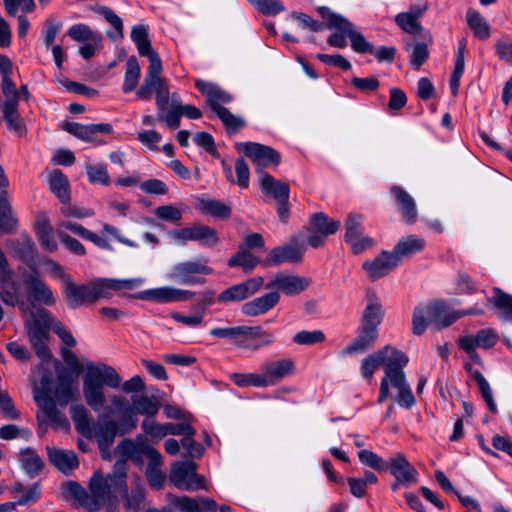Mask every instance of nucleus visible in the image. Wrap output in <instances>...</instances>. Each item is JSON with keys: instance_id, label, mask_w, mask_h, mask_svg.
I'll list each match as a JSON object with an SVG mask.
<instances>
[{"instance_id": "obj_4", "label": "nucleus", "mask_w": 512, "mask_h": 512, "mask_svg": "<svg viewBox=\"0 0 512 512\" xmlns=\"http://www.w3.org/2000/svg\"><path fill=\"white\" fill-rule=\"evenodd\" d=\"M459 319L456 311L450 310L443 300H433L417 305L412 314V333L422 335L428 325L436 329L447 328Z\"/></svg>"}, {"instance_id": "obj_32", "label": "nucleus", "mask_w": 512, "mask_h": 512, "mask_svg": "<svg viewBox=\"0 0 512 512\" xmlns=\"http://www.w3.org/2000/svg\"><path fill=\"white\" fill-rule=\"evenodd\" d=\"M35 400L55 429L66 430L70 427L67 417L57 408L58 405L52 399H41L35 396Z\"/></svg>"}, {"instance_id": "obj_13", "label": "nucleus", "mask_w": 512, "mask_h": 512, "mask_svg": "<svg viewBox=\"0 0 512 512\" xmlns=\"http://www.w3.org/2000/svg\"><path fill=\"white\" fill-rule=\"evenodd\" d=\"M264 285V279L260 276L253 277L245 282L233 285L223 290L217 297L220 303L239 302L254 295Z\"/></svg>"}, {"instance_id": "obj_6", "label": "nucleus", "mask_w": 512, "mask_h": 512, "mask_svg": "<svg viewBox=\"0 0 512 512\" xmlns=\"http://www.w3.org/2000/svg\"><path fill=\"white\" fill-rule=\"evenodd\" d=\"M317 12L324 20H327V29H334L347 34L355 52L360 54L374 52V45L368 42L364 35L356 30L355 25L343 15L331 11L326 6L318 7Z\"/></svg>"}, {"instance_id": "obj_63", "label": "nucleus", "mask_w": 512, "mask_h": 512, "mask_svg": "<svg viewBox=\"0 0 512 512\" xmlns=\"http://www.w3.org/2000/svg\"><path fill=\"white\" fill-rule=\"evenodd\" d=\"M382 354L379 349L362 360L361 372L364 378L370 380L375 370L383 364Z\"/></svg>"}, {"instance_id": "obj_5", "label": "nucleus", "mask_w": 512, "mask_h": 512, "mask_svg": "<svg viewBox=\"0 0 512 512\" xmlns=\"http://www.w3.org/2000/svg\"><path fill=\"white\" fill-rule=\"evenodd\" d=\"M63 295L67 306L71 309L94 304L100 299L108 298L102 279L84 284H77L72 278L67 279V283L63 286Z\"/></svg>"}, {"instance_id": "obj_39", "label": "nucleus", "mask_w": 512, "mask_h": 512, "mask_svg": "<svg viewBox=\"0 0 512 512\" xmlns=\"http://www.w3.org/2000/svg\"><path fill=\"white\" fill-rule=\"evenodd\" d=\"M130 37L135 43L140 56H150L156 51L152 48L149 39V27L145 24H138L132 27Z\"/></svg>"}, {"instance_id": "obj_3", "label": "nucleus", "mask_w": 512, "mask_h": 512, "mask_svg": "<svg viewBox=\"0 0 512 512\" xmlns=\"http://www.w3.org/2000/svg\"><path fill=\"white\" fill-rule=\"evenodd\" d=\"M121 381L112 366L89 363L83 377V395L87 405L95 412L100 411L106 404L104 385L116 389L120 387Z\"/></svg>"}, {"instance_id": "obj_60", "label": "nucleus", "mask_w": 512, "mask_h": 512, "mask_svg": "<svg viewBox=\"0 0 512 512\" xmlns=\"http://www.w3.org/2000/svg\"><path fill=\"white\" fill-rule=\"evenodd\" d=\"M138 419L131 408L126 409L122 418L115 421L117 435L124 436L136 429Z\"/></svg>"}, {"instance_id": "obj_38", "label": "nucleus", "mask_w": 512, "mask_h": 512, "mask_svg": "<svg viewBox=\"0 0 512 512\" xmlns=\"http://www.w3.org/2000/svg\"><path fill=\"white\" fill-rule=\"evenodd\" d=\"M425 240L415 235H410L401 239L392 250L393 255L397 256L398 263L401 258L409 257L422 251L425 248Z\"/></svg>"}, {"instance_id": "obj_40", "label": "nucleus", "mask_w": 512, "mask_h": 512, "mask_svg": "<svg viewBox=\"0 0 512 512\" xmlns=\"http://www.w3.org/2000/svg\"><path fill=\"white\" fill-rule=\"evenodd\" d=\"M2 114L9 130L16 133L19 137L26 134V125L18 112V105L3 103Z\"/></svg>"}, {"instance_id": "obj_23", "label": "nucleus", "mask_w": 512, "mask_h": 512, "mask_svg": "<svg viewBox=\"0 0 512 512\" xmlns=\"http://www.w3.org/2000/svg\"><path fill=\"white\" fill-rule=\"evenodd\" d=\"M172 504L182 512H216L218 505L209 497L173 496Z\"/></svg>"}, {"instance_id": "obj_9", "label": "nucleus", "mask_w": 512, "mask_h": 512, "mask_svg": "<svg viewBox=\"0 0 512 512\" xmlns=\"http://www.w3.org/2000/svg\"><path fill=\"white\" fill-rule=\"evenodd\" d=\"M170 237L181 245L187 241H196L206 247H214L219 243V236L216 229L200 222H194L189 227L172 230Z\"/></svg>"}, {"instance_id": "obj_26", "label": "nucleus", "mask_w": 512, "mask_h": 512, "mask_svg": "<svg viewBox=\"0 0 512 512\" xmlns=\"http://www.w3.org/2000/svg\"><path fill=\"white\" fill-rule=\"evenodd\" d=\"M303 252L291 245L278 246L273 248L264 260V266L274 267L285 262L299 263L302 261Z\"/></svg>"}, {"instance_id": "obj_52", "label": "nucleus", "mask_w": 512, "mask_h": 512, "mask_svg": "<svg viewBox=\"0 0 512 512\" xmlns=\"http://www.w3.org/2000/svg\"><path fill=\"white\" fill-rule=\"evenodd\" d=\"M116 453L123 458L130 459L136 464L143 463V453L140 452L139 446L132 439H123L116 447Z\"/></svg>"}, {"instance_id": "obj_62", "label": "nucleus", "mask_w": 512, "mask_h": 512, "mask_svg": "<svg viewBox=\"0 0 512 512\" xmlns=\"http://www.w3.org/2000/svg\"><path fill=\"white\" fill-rule=\"evenodd\" d=\"M63 488L73 499H75L81 506L88 510L89 493L78 482L67 481L64 483Z\"/></svg>"}, {"instance_id": "obj_41", "label": "nucleus", "mask_w": 512, "mask_h": 512, "mask_svg": "<svg viewBox=\"0 0 512 512\" xmlns=\"http://www.w3.org/2000/svg\"><path fill=\"white\" fill-rule=\"evenodd\" d=\"M20 463L21 467L30 478L36 477L44 467L41 457L30 447L21 450Z\"/></svg>"}, {"instance_id": "obj_20", "label": "nucleus", "mask_w": 512, "mask_h": 512, "mask_svg": "<svg viewBox=\"0 0 512 512\" xmlns=\"http://www.w3.org/2000/svg\"><path fill=\"white\" fill-rule=\"evenodd\" d=\"M195 87L207 98V103L215 114L219 113V109H226L222 104L230 103L233 100L231 94L216 84L197 79Z\"/></svg>"}, {"instance_id": "obj_28", "label": "nucleus", "mask_w": 512, "mask_h": 512, "mask_svg": "<svg viewBox=\"0 0 512 512\" xmlns=\"http://www.w3.org/2000/svg\"><path fill=\"white\" fill-rule=\"evenodd\" d=\"M368 304L365 307L360 325L378 331L384 317V310L374 292L367 293Z\"/></svg>"}, {"instance_id": "obj_57", "label": "nucleus", "mask_w": 512, "mask_h": 512, "mask_svg": "<svg viewBox=\"0 0 512 512\" xmlns=\"http://www.w3.org/2000/svg\"><path fill=\"white\" fill-rule=\"evenodd\" d=\"M88 180L92 184H101L108 186L111 178L108 174L107 167L104 164H90L86 166Z\"/></svg>"}, {"instance_id": "obj_18", "label": "nucleus", "mask_w": 512, "mask_h": 512, "mask_svg": "<svg viewBox=\"0 0 512 512\" xmlns=\"http://www.w3.org/2000/svg\"><path fill=\"white\" fill-rule=\"evenodd\" d=\"M397 256L392 251H382L373 260H367L362 264V268L367 272L371 281H376L386 275L398 266Z\"/></svg>"}, {"instance_id": "obj_54", "label": "nucleus", "mask_w": 512, "mask_h": 512, "mask_svg": "<svg viewBox=\"0 0 512 512\" xmlns=\"http://www.w3.org/2000/svg\"><path fill=\"white\" fill-rule=\"evenodd\" d=\"M471 376L477 383L478 388L481 393V396L484 399V401L486 402L488 409L492 413L496 414L498 410H497L495 401L493 399V393H492V389H491L489 383L487 382V380L485 379L483 374L478 370L472 371Z\"/></svg>"}, {"instance_id": "obj_42", "label": "nucleus", "mask_w": 512, "mask_h": 512, "mask_svg": "<svg viewBox=\"0 0 512 512\" xmlns=\"http://www.w3.org/2000/svg\"><path fill=\"white\" fill-rule=\"evenodd\" d=\"M132 403L136 413L149 419L157 415L161 406L157 397L147 395H133Z\"/></svg>"}, {"instance_id": "obj_61", "label": "nucleus", "mask_w": 512, "mask_h": 512, "mask_svg": "<svg viewBox=\"0 0 512 512\" xmlns=\"http://www.w3.org/2000/svg\"><path fill=\"white\" fill-rule=\"evenodd\" d=\"M358 458L364 466L377 471H385L387 461H384L379 455L371 450H360L358 452Z\"/></svg>"}, {"instance_id": "obj_25", "label": "nucleus", "mask_w": 512, "mask_h": 512, "mask_svg": "<svg viewBox=\"0 0 512 512\" xmlns=\"http://www.w3.org/2000/svg\"><path fill=\"white\" fill-rule=\"evenodd\" d=\"M280 301V293L270 291L260 297L245 302L241 306V313L249 317L263 315L274 308Z\"/></svg>"}, {"instance_id": "obj_55", "label": "nucleus", "mask_w": 512, "mask_h": 512, "mask_svg": "<svg viewBox=\"0 0 512 512\" xmlns=\"http://www.w3.org/2000/svg\"><path fill=\"white\" fill-rule=\"evenodd\" d=\"M464 50L465 46L461 45L458 48L454 70L451 74L449 85L450 90L453 96L458 94L459 86H460V78L464 72L465 60H464Z\"/></svg>"}, {"instance_id": "obj_22", "label": "nucleus", "mask_w": 512, "mask_h": 512, "mask_svg": "<svg viewBox=\"0 0 512 512\" xmlns=\"http://www.w3.org/2000/svg\"><path fill=\"white\" fill-rule=\"evenodd\" d=\"M61 127L64 131L86 142L93 141L94 136L98 133L110 134L113 131L112 125L108 123L84 125L66 121Z\"/></svg>"}, {"instance_id": "obj_2", "label": "nucleus", "mask_w": 512, "mask_h": 512, "mask_svg": "<svg viewBox=\"0 0 512 512\" xmlns=\"http://www.w3.org/2000/svg\"><path fill=\"white\" fill-rule=\"evenodd\" d=\"M125 478H127L126 460H118L114 464L113 471L104 477L100 472H95L89 484L90 512L98 511L106 506L113 509L118 505L121 492H125Z\"/></svg>"}, {"instance_id": "obj_10", "label": "nucleus", "mask_w": 512, "mask_h": 512, "mask_svg": "<svg viewBox=\"0 0 512 512\" xmlns=\"http://www.w3.org/2000/svg\"><path fill=\"white\" fill-rule=\"evenodd\" d=\"M236 147L253 161L256 165V173L260 176H262L263 173H266L264 168L269 166L276 167L281 162L280 153L270 146L256 142H243L238 143Z\"/></svg>"}, {"instance_id": "obj_7", "label": "nucleus", "mask_w": 512, "mask_h": 512, "mask_svg": "<svg viewBox=\"0 0 512 512\" xmlns=\"http://www.w3.org/2000/svg\"><path fill=\"white\" fill-rule=\"evenodd\" d=\"M382 352L383 366L385 376L381 380L379 388L378 403H383L389 396V381L399 375L405 376L403 368L407 365L409 359L405 353L392 346H385L380 349Z\"/></svg>"}, {"instance_id": "obj_17", "label": "nucleus", "mask_w": 512, "mask_h": 512, "mask_svg": "<svg viewBox=\"0 0 512 512\" xmlns=\"http://www.w3.org/2000/svg\"><path fill=\"white\" fill-rule=\"evenodd\" d=\"M387 470L399 482H404V486L408 487L418 481L417 470L403 453H397L387 461L385 471Z\"/></svg>"}, {"instance_id": "obj_33", "label": "nucleus", "mask_w": 512, "mask_h": 512, "mask_svg": "<svg viewBox=\"0 0 512 512\" xmlns=\"http://www.w3.org/2000/svg\"><path fill=\"white\" fill-rule=\"evenodd\" d=\"M50 191L62 204H68L71 200L70 184L67 176L59 169L53 170L48 179Z\"/></svg>"}, {"instance_id": "obj_11", "label": "nucleus", "mask_w": 512, "mask_h": 512, "mask_svg": "<svg viewBox=\"0 0 512 512\" xmlns=\"http://www.w3.org/2000/svg\"><path fill=\"white\" fill-rule=\"evenodd\" d=\"M213 269L199 261H185L174 265L168 278L183 285L204 284L205 278L199 275H211Z\"/></svg>"}, {"instance_id": "obj_49", "label": "nucleus", "mask_w": 512, "mask_h": 512, "mask_svg": "<svg viewBox=\"0 0 512 512\" xmlns=\"http://www.w3.org/2000/svg\"><path fill=\"white\" fill-rule=\"evenodd\" d=\"M248 326L216 327L210 330V335L216 338L230 340L237 348L242 342Z\"/></svg>"}, {"instance_id": "obj_51", "label": "nucleus", "mask_w": 512, "mask_h": 512, "mask_svg": "<svg viewBox=\"0 0 512 512\" xmlns=\"http://www.w3.org/2000/svg\"><path fill=\"white\" fill-rule=\"evenodd\" d=\"M67 35L77 42L90 41L99 43L101 41V36L98 32L93 31L88 25L82 23L71 26Z\"/></svg>"}, {"instance_id": "obj_31", "label": "nucleus", "mask_w": 512, "mask_h": 512, "mask_svg": "<svg viewBox=\"0 0 512 512\" xmlns=\"http://www.w3.org/2000/svg\"><path fill=\"white\" fill-rule=\"evenodd\" d=\"M493 295L488 299L502 322H512V295L498 287L492 289Z\"/></svg>"}, {"instance_id": "obj_47", "label": "nucleus", "mask_w": 512, "mask_h": 512, "mask_svg": "<svg viewBox=\"0 0 512 512\" xmlns=\"http://www.w3.org/2000/svg\"><path fill=\"white\" fill-rule=\"evenodd\" d=\"M140 65L135 56H130L126 62V71L122 91L129 93L136 89L140 79Z\"/></svg>"}, {"instance_id": "obj_21", "label": "nucleus", "mask_w": 512, "mask_h": 512, "mask_svg": "<svg viewBox=\"0 0 512 512\" xmlns=\"http://www.w3.org/2000/svg\"><path fill=\"white\" fill-rule=\"evenodd\" d=\"M275 341V334L261 326H248L239 348L250 351H258L261 348L272 345Z\"/></svg>"}, {"instance_id": "obj_64", "label": "nucleus", "mask_w": 512, "mask_h": 512, "mask_svg": "<svg viewBox=\"0 0 512 512\" xmlns=\"http://www.w3.org/2000/svg\"><path fill=\"white\" fill-rule=\"evenodd\" d=\"M395 23L406 33L416 35L422 31V26L418 20L409 16L405 12L398 13L395 16Z\"/></svg>"}, {"instance_id": "obj_37", "label": "nucleus", "mask_w": 512, "mask_h": 512, "mask_svg": "<svg viewBox=\"0 0 512 512\" xmlns=\"http://www.w3.org/2000/svg\"><path fill=\"white\" fill-rule=\"evenodd\" d=\"M197 208L203 213L218 219H228L231 216V206L221 200L200 198Z\"/></svg>"}, {"instance_id": "obj_30", "label": "nucleus", "mask_w": 512, "mask_h": 512, "mask_svg": "<svg viewBox=\"0 0 512 512\" xmlns=\"http://www.w3.org/2000/svg\"><path fill=\"white\" fill-rule=\"evenodd\" d=\"M377 338L378 331L360 325L356 337L344 349V352L347 354L363 353L374 346Z\"/></svg>"}, {"instance_id": "obj_46", "label": "nucleus", "mask_w": 512, "mask_h": 512, "mask_svg": "<svg viewBox=\"0 0 512 512\" xmlns=\"http://www.w3.org/2000/svg\"><path fill=\"white\" fill-rule=\"evenodd\" d=\"M70 412L76 430L84 437H89L92 425L90 424L88 410L85 406L83 404H72Z\"/></svg>"}, {"instance_id": "obj_58", "label": "nucleus", "mask_w": 512, "mask_h": 512, "mask_svg": "<svg viewBox=\"0 0 512 512\" xmlns=\"http://www.w3.org/2000/svg\"><path fill=\"white\" fill-rule=\"evenodd\" d=\"M104 290H106L108 294V298L112 296L111 291H119L122 289L132 290L137 288L141 283L142 279L140 278H132V279H102Z\"/></svg>"}, {"instance_id": "obj_35", "label": "nucleus", "mask_w": 512, "mask_h": 512, "mask_svg": "<svg viewBox=\"0 0 512 512\" xmlns=\"http://www.w3.org/2000/svg\"><path fill=\"white\" fill-rule=\"evenodd\" d=\"M341 226L338 220H330L323 212H317L311 215L308 231L317 232L326 237L335 234Z\"/></svg>"}, {"instance_id": "obj_36", "label": "nucleus", "mask_w": 512, "mask_h": 512, "mask_svg": "<svg viewBox=\"0 0 512 512\" xmlns=\"http://www.w3.org/2000/svg\"><path fill=\"white\" fill-rule=\"evenodd\" d=\"M8 245L12 249L15 256L21 260L31 261L34 260L38 255L35 243L26 233H22L16 240H9Z\"/></svg>"}, {"instance_id": "obj_43", "label": "nucleus", "mask_w": 512, "mask_h": 512, "mask_svg": "<svg viewBox=\"0 0 512 512\" xmlns=\"http://www.w3.org/2000/svg\"><path fill=\"white\" fill-rule=\"evenodd\" d=\"M466 21L475 37L480 40H486L490 37V25L477 10L468 9L466 13Z\"/></svg>"}, {"instance_id": "obj_14", "label": "nucleus", "mask_w": 512, "mask_h": 512, "mask_svg": "<svg viewBox=\"0 0 512 512\" xmlns=\"http://www.w3.org/2000/svg\"><path fill=\"white\" fill-rule=\"evenodd\" d=\"M24 284L26 286L27 300L31 304L37 302L47 306H53L56 303L53 291L40 278L37 272L28 274L25 277Z\"/></svg>"}, {"instance_id": "obj_29", "label": "nucleus", "mask_w": 512, "mask_h": 512, "mask_svg": "<svg viewBox=\"0 0 512 512\" xmlns=\"http://www.w3.org/2000/svg\"><path fill=\"white\" fill-rule=\"evenodd\" d=\"M49 461L62 473L68 475L79 466L75 452L47 447Z\"/></svg>"}, {"instance_id": "obj_56", "label": "nucleus", "mask_w": 512, "mask_h": 512, "mask_svg": "<svg viewBox=\"0 0 512 512\" xmlns=\"http://www.w3.org/2000/svg\"><path fill=\"white\" fill-rule=\"evenodd\" d=\"M231 381L238 387H259L265 388L262 373H233L230 376Z\"/></svg>"}, {"instance_id": "obj_59", "label": "nucleus", "mask_w": 512, "mask_h": 512, "mask_svg": "<svg viewBox=\"0 0 512 512\" xmlns=\"http://www.w3.org/2000/svg\"><path fill=\"white\" fill-rule=\"evenodd\" d=\"M216 115L222 121L227 132L230 134L239 132L246 125L244 119L232 114L227 108L219 109V113Z\"/></svg>"}, {"instance_id": "obj_44", "label": "nucleus", "mask_w": 512, "mask_h": 512, "mask_svg": "<svg viewBox=\"0 0 512 512\" xmlns=\"http://www.w3.org/2000/svg\"><path fill=\"white\" fill-rule=\"evenodd\" d=\"M196 469L197 465L193 461L175 462L171 466L169 479L179 489V485H184Z\"/></svg>"}, {"instance_id": "obj_8", "label": "nucleus", "mask_w": 512, "mask_h": 512, "mask_svg": "<svg viewBox=\"0 0 512 512\" xmlns=\"http://www.w3.org/2000/svg\"><path fill=\"white\" fill-rule=\"evenodd\" d=\"M0 272V299L6 305L18 306L25 317V327L27 328V324L31 321V313H34L35 310L30 308L29 303L22 295V283L20 280L12 278L7 269Z\"/></svg>"}, {"instance_id": "obj_12", "label": "nucleus", "mask_w": 512, "mask_h": 512, "mask_svg": "<svg viewBox=\"0 0 512 512\" xmlns=\"http://www.w3.org/2000/svg\"><path fill=\"white\" fill-rule=\"evenodd\" d=\"M310 285L311 280L308 277L279 272L265 284V288L268 290L276 289L277 292H282L286 296H294L305 291Z\"/></svg>"}, {"instance_id": "obj_53", "label": "nucleus", "mask_w": 512, "mask_h": 512, "mask_svg": "<svg viewBox=\"0 0 512 512\" xmlns=\"http://www.w3.org/2000/svg\"><path fill=\"white\" fill-rule=\"evenodd\" d=\"M175 288L161 287L139 292L135 295L138 299L153 300L160 303L174 302Z\"/></svg>"}, {"instance_id": "obj_19", "label": "nucleus", "mask_w": 512, "mask_h": 512, "mask_svg": "<svg viewBox=\"0 0 512 512\" xmlns=\"http://www.w3.org/2000/svg\"><path fill=\"white\" fill-rule=\"evenodd\" d=\"M51 393L50 399L60 407H66L70 402L77 401L79 396L71 375L66 371L57 374V384Z\"/></svg>"}, {"instance_id": "obj_48", "label": "nucleus", "mask_w": 512, "mask_h": 512, "mask_svg": "<svg viewBox=\"0 0 512 512\" xmlns=\"http://www.w3.org/2000/svg\"><path fill=\"white\" fill-rule=\"evenodd\" d=\"M36 234L41 246L49 251L57 250V242L53 235V229L46 218L39 219L36 223Z\"/></svg>"}, {"instance_id": "obj_50", "label": "nucleus", "mask_w": 512, "mask_h": 512, "mask_svg": "<svg viewBox=\"0 0 512 512\" xmlns=\"http://www.w3.org/2000/svg\"><path fill=\"white\" fill-rule=\"evenodd\" d=\"M258 263L259 259L242 246H239L238 252L228 260L230 267L240 266L245 272L252 271Z\"/></svg>"}, {"instance_id": "obj_15", "label": "nucleus", "mask_w": 512, "mask_h": 512, "mask_svg": "<svg viewBox=\"0 0 512 512\" xmlns=\"http://www.w3.org/2000/svg\"><path fill=\"white\" fill-rule=\"evenodd\" d=\"M260 370L265 386H273L284 378L294 374L295 364L292 359L282 358L274 361H265Z\"/></svg>"}, {"instance_id": "obj_1", "label": "nucleus", "mask_w": 512, "mask_h": 512, "mask_svg": "<svg viewBox=\"0 0 512 512\" xmlns=\"http://www.w3.org/2000/svg\"><path fill=\"white\" fill-rule=\"evenodd\" d=\"M50 329L66 346L72 348L77 343L73 335L50 311L45 308H37L34 313H31V321L27 324V334L36 355L42 361H48L52 357L47 345Z\"/></svg>"}, {"instance_id": "obj_27", "label": "nucleus", "mask_w": 512, "mask_h": 512, "mask_svg": "<svg viewBox=\"0 0 512 512\" xmlns=\"http://www.w3.org/2000/svg\"><path fill=\"white\" fill-rule=\"evenodd\" d=\"M262 193L275 201L289 200L290 187L288 183L275 179L268 173H263L259 179Z\"/></svg>"}, {"instance_id": "obj_24", "label": "nucleus", "mask_w": 512, "mask_h": 512, "mask_svg": "<svg viewBox=\"0 0 512 512\" xmlns=\"http://www.w3.org/2000/svg\"><path fill=\"white\" fill-rule=\"evenodd\" d=\"M390 193L394 197L403 220L408 224L415 223L418 212L414 198L403 187L398 185L391 186Z\"/></svg>"}, {"instance_id": "obj_34", "label": "nucleus", "mask_w": 512, "mask_h": 512, "mask_svg": "<svg viewBox=\"0 0 512 512\" xmlns=\"http://www.w3.org/2000/svg\"><path fill=\"white\" fill-rule=\"evenodd\" d=\"M120 496L124 499V507L127 510L138 512L145 506L146 493L139 480L135 481L130 492H128L127 481L125 480V492H121Z\"/></svg>"}, {"instance_id": "obj_16", "label": "nucleus", "mask_w": 512, "mask_h": 512, "mask_svg": "<svg viewBox=\"0 0 512 512\" xmlns=\"http://www.w3.org/2000/svg\"><path fill=\"white\" fill-rule=\"evenodd\" d=\"M88 439H95L101 452H107L117 436L115 421L107 415H100L97 422L92 424Z\"/></svg>"}, {"instance_id": "obj_45", "label": "nucleus", "mask_w": 512, "mask_h": 512, "mask_svg": "<svg viewBox=\"0 0 512 512\" xmlns=\"http://www.w3.org/2000/svg\"><path fill=\"white\" fill-rule=\"evenodd\" d=\"M389 384L398 390L397 402L401 407L410 409L415 405L416 399L409 384L406 382L405 376L399 375L394 377L393 380L389 381Z\"/></svg>"}]
</instances>
